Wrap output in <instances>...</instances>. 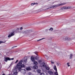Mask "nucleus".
Listing matches in <instances>:
<instances>
[{"label":"nucleus","instance_id":"obj_1","mask_svg":"<svg viewBox=\"0 0 75 75\" xmlns=\"http://www.w3.org/2000/svg\"><path fill=\"white\" fill-rule=\"evenodd\" d=\"M31 59L32 61L33 62V64L35 65H38V62L35 61V59H34V57L33 56H32L31 57Z\"/></svg>","mask_w":75,"mask_h":75},{"label":"nucleus","instance_id":"obj_2","mask_svg":"<svg viewBox=\"0 0 75 75\" xmlns=\"http://www.w3.org/2000/svg\"><path fill=\"white\" fill-rule=\"evenodd\" d=\"M65 3H63L62 4H57L55 5H53L52 6V8H56V7H59V6H63V5H64V4H65Z\"/></svg>","mask_w":75,"mask_h":75},{"label":"nucleus","instance_id":"obj_3","mask_svg":"<svg viewBox=\"0 0 75 75\" xmlns=\"http://www.w3.org/2000/svg\"><path fill=\"white\" fill-rule=\"evenodd\" d=\"M4 61L5 62H7L8 60V61H10L11 60H14V58H10L9 57H5L4 59Z\"/></svg>","mask_w":75,"mask_h":75},{"label":"nucleus","instance_id":"obj_4","mask_svg":"<svg viewBox=\"0 0 75 75\" xmlns=\"http://www.w3.org/2000/svg\"><path fill=\"white\" fill-rule=\"evenodd\" d=\"M40 66H41V67H45L46 68V69H47V70H49V69H50V68H49L48 67L46 66V65H45V64L44 62H43L42 65L41 64Z\"/></svg>","mask_w":75,"mask_h":75},{"label":"nucleus","instance_id":"obj_5","mask_svg":"<svg viewBox=\"0 0 75 75\" xmlns=\"http://www.w3.org/2000/svg\"><path fill=\"white\" fill-rule=\"evenodd\" d=\"M15 68L14 70L13 73H17V74H18V72H17V69H18H18L19 68L18 67L16 66L15 67Z\"/></svg>","mask_w":75,"mask_h":75},{"label":"nucleus","instance_id":"obj_6","mask_svg":"<svg viewBox=\"0 0 75 75\" xmlns=\"http://www.w3.org/2000/svg\"><path fill=\"white\" fill-rule=\"evenodd\" d=\"M18 71H20L23 74H25L26 73V70L25 69H21L20 70Z\"/></svg>","mask_w":75,"mask_h":75},{"label":"nucleus","instance_id":"obj_7","mask_svg":"<svg viewBox=\"0 0 75 75\" xmlns=\"http://www.w3.org/2000/svg\"><path fill=\"white\" fill-rule=\"evenodd\" d=\"M32 30H26L24 32H22L23 34H25L26 33H31Z\"/></svg>","mask_w":75,"mask_h":75},{"label":"nucleus","instance_id":"obj_8","mask_svg":"<svg viewBox=\"0 0 75 75\" xmlns=\"http://www.w3.org/2000/svg\"><path fill=\"white\" fill-rule=\"evenodd\" d=\"M25 67V65H24V64H22L20 66H19L18 67L19 68L18 71H20V69H21V68H24Z\"/></svg>","mask_w":75,"mask_h":75},{"label":"nucleus","instance_id":"obj_9","mask_svg":"<svg viewBox=\"0 0 75 75\" xmlns=\"http://www.w3.org/2000/svg\"><path fill=\"white\" fill-rule=\"evenodd\" d=\"M14 33L13 32L11 33L8 36V38H10V37H12V36H14Z\"/></svg>","mask_w":75,"mask_h":75},{"label":"nucleus","instance_id":"obj_10","mask_svg":"<svg viewBox=\"0 0 75 75\" xmlns=\"http://www.w3.org/2000/svg\"><path fill=\"white\" fill-rule=\"evenodd\" d=\"M23 63V60H21L16 65L17 67H18V66H20Z\"/></svg>","mask_w":75,"mask_h":75},{"label":"nucleus","instance_id":"obj_11","mask_svg":"<svg viewBox=\"0 0 75 75\" xmlns=\"http://www.w3.org/2000/svg\"><path fill=\"white\" fill-rule=\"evenodd\" d=\"M48 73L50 75H52V74H54V72H53L51 71H49L48 72Z\"/></svg>","mask_w":75,"mask_h":75},{"label":"nucleus","instance_id":"obj_12","mask_svg":"<svg viewBox=\"0 0 75 75\" xmlns=\"http://www.w3.org/2000/svg\"><path fill=\"white\" fill-rule=\"evenodd\" d=\"M65 9H67L66 6H63L61 7V10H64Z\"/></svg>","mask_w":75,"mask_h":75},{"label":"nucleus","instance_id":"obj_13","mask_svg":"<svg viewBox=\"0 0 75 75\" xmlns=\"http://www.w3.org/2000/svg\"><path fill=\"white\" fill-rule=\"evenodd\" d=\"M33 69H38V66L36 65L34 66L33 67Z\"/></svg>","mask_w":75,"mask_h":75},{"label":"nucleus","instance_id":"obj_14","mask_svg":"<svg viewBox=\"0 0 75 75\" xmlns=\"http://www.w3.org/2000/svg\"><path fill=\"white\" fill-rule=\"evenodd\" d=\"M26 69L27 71H31V69L30 67H28L26 68Z\"/></svg>","mask_w":75,"mask_h":75},{"label":"nucleus","instance_id":"obj_15","mask_svg":"<svg viewBox=\"0 0 75 75\" xmlns=\"http://www.w3.org/2000/svg\"><path fill=\"white\" fill-rule=\"evenodd\" d=\"M54 69L56 71V72H57V67H56V66H54Z\"/></svg>","mask_w":75,"mask_h":75},{"label":"nucleus","instance_id":"obj_16","mask_svg":"<svg viewBox=\"0 0 75 75\" xmlns=\"http://www.w3.org/2000/svg\"><path fill=\"white\" fill-rule=\"evenodd\" d=\"M52 6L50 7H49L48 8H47L46 9V10H51V8H52Z\"/></svg>","mask_w":75,"mask_h":75},{"label":"nucleus","instance_id":"obj_17","mask_svg":"<svg viewBox=\"0 0 75 75\" xmlns=\"http://www.w3.org/2000/svg\"><path fill=\"white\" fill-rule=\"evenodd\" d=\"M72 8V7L69 6L68 7L66 6V9H71Z\"/></svg>","mask_w":75,"mask_h":75},{"label":"nucleus","instance_id":"obj_18","mask_svg":"<svg viewBox=\"0 0 75 75\" xmlns=\"http://www.w3.org/2000/svg\"><path fill=\"white\" fill-rule=\"evenodd\" d=\"M27 59H25L24 60V62L25 64H26V63H27Z\"/></svg>","mask_w":75,"mask_h":75},{"label":"nucleus","instance_id":"obj_19","mask_svg":"<svg viewBox=\"0 0 75 75\" xmlns=\"http://www.w3.org/2000/svg\"><path fill=\"white\" fill-rule=\"evenodd\" d=\"M62 39H63V40H68V37H63V38H62Z\"/></svg>","mask_w":75,"mask_h":75},{"label":"nucleus","instance_id":"obj_20","mask_svg":"<svg viewBox=\"0 0 75 75\" xmlns=\"http://www.w3.org/2000/svg\"><path fill=\"white\" fill-rule=\"evenodd\" d=\"M72 54H70V59H72Z\"/></svg>","mask_w":75,"mask_h":75},{"label":"nucleus","instance_id":"obj_21","mask_svg":"<svg viewBox=\"0 0 75 75\" xmlns=\"http://www.w3.org/2000/svg\"><path fill=\"white\" fill-rule=\"evenodd\" d=\"M37 72L38 73H40L41 72V70L40 69H38L37 70Z\"/></svg>","mask_w":75,"mask_h":75},{"label":"nucleus","instance_id":"obj_22","mask_svg":"<svg viewBox=\"0 0 75 75\" xmlns=\"http://www.w3.org/2000/svg\"><path fill=\"white\" fill-rule=\"evenodd\" d=\"M45 39V38H42L41 39H40L39 40H37V41H38H38H41V40H43L44 39Z\"/></svg>","mask_w":75,"mask_h":75},{"label":"nucleus","instance_id":"obj_23","mask_svg":"<svg viewBox=\"0 0 75 75\" xmlns=\"http://www.w3.org/2000/svg\"><path fill=\"white\" fill-rule=\"evenodd\" d=\"M41 62H42V61H41V60H39V63H40V64H41V65L42 64V63H42V64H41Z\"/></svg>","mask_w":75,"mask_h":75},{"label":"nucleus","instance_id":"obj_24","mask_svg":"<svg viewBox=\"0 0 75 75\" xmlns=\"http://www.w3.org/2000/svg\"><path fill=\"white\" fill-rule=\"evenodd\" d=\"M39 57H38V56H36L35 57V58L36 60H37L39 58Z\"/></svg>","mask_w":75,"mask_h":75},{"label":"nucleus","instance_id":"obj_25","mask_svg":"<svg viewBox=\"0 0 75 75\" xmlns=\"http://www.w3.org/2000/svg\"><path fill=\"white\" fill-rule=\"evenodd\" d=\"M53 28H51L50 29H49V31H53Z\"/></svg>","mask_w":75,"mask_h":75},{"label":"nucleus","instance_id":"obj_26","mask_svg":"<svg viewBox=\"0 0 75 75\" xmlns=\"http://www.w3.org/2000/svg\"><path fill=\"white\" fill-rule=\"evenodd\" d=\"M35 3H33L31 4V6H34V5L35 4Z\"/></svg>","mask_w":75,"mask_h":75},{"label":"nucleus","instance_id":"obj_27","mask_svg":"<svg viewBox=\"0 0 75 75\" xmlns=\"http://www.w3.org/2000/svg\"><path fill=\"white\" fill-rule=\"evenodd\" d=\"M6 42H2L1 41H0V44H2V43H5Z\"/></svg>","mask_w":75,"mask_h":75},{"label":"nucleus","instance_id":"obj_28","mask_svg":"<svg viewBox=\"0 0 75 75\" xmlns=\"http://www.w3.org/2000/svg\"><path fill=\"white\" fill-rule=\"evenodd\" d=\"M18 73H13V75H17Z\"/></svg>","mask_w":75,"mask_h":75},{"label":"nucleus","instance_id":"obj_29","mask_svg":"<svg viewBox=\"0 0 75 75\" xmlns=\"http://www.w3.org/2000/svg\"><path fill=\"white\" fill-rule=\"evenodd\" d=\"M67 65L68 67H70V65H69V63H67Z\"/></svg>","mask_w":75,"mask_h":75},{"label":"nucleus","instance_id":"obj_30","mask_svg":"<svg viewBox=\"0 0 75 75\" xmlns=\"http://www.w3.org/2000/svg\"><path fill=\"white\" fill-rule=\"evenodd\" d=\"M62 38L60 39V40L61 41H65V40H63L62 38Z\"/></svg>","mask_w":75,"mask_h":75},{"label":"nucleus","instance_id":"obj_31","mask_svg":"<svg viewBox=\"0 0 75 75\" xmlns=\"http://www.w3.org/2000/svg\"><path fill=\"white\" fill-rule=\"evenodd\" d=\"M34 53H35V54H36V55H37L38 56V55H37V53H38V52H34Z\"/></svg>","mask_w":75,"mask_h":75},{"label":"nucleus","instance_id":"obj_32","mask_svg":"<svg viewBox=\"0 0 75 75\" xmlns=\"http://www.w3.org/2000/svg\"><path fill=\"white\" fill-rule=\"evenodd\" d=\"M58 54H59V55H61V54H62V52H59L58 53Z\"/></svg>","mask_w":75,"mask_h":75},{"label":"nucleus","instance_id":"obj_33","mask_svg":"<svg viewBox=\"0 0 75 75\" xmlns=\"http://www.w3.org/2000/svg\"><path fill=\"white\" fill-rule=\"evenodd\" d=\"M28 74L29 75H33L30 72H29L28 73Z\"/></svg>","mask_w":75,"mask_h":75},{"label":"nucleus","instance_id":"obj_34","mask_svg":"<svg viewBox=\"0 0 75 75\" xmlns=\"http://www.w3.org/2000/svg\"><path fill=\"white\" fill-rule=\"evenodd\" d=\"M40 75H44V73H41Z\"/></svg>","mask_w":75,"mask_h":75},{"label":"nucleus","instance_id":"obj_35","mask_svg":"<svg viewBox=\"0 0 75 75\" xmlns=\"http://www.w3.org/2000/svg\"><path fill=\"white\" fill-rule=\"evenodd\" d=\"M48 30H49V29H46V30H45V31H48Z\"/></svg>","mask_w":75,"mask_h":75},{"label":"nucleus","instance_id":"obj_36","mask_svg":"<svg viewBox=\"0 0 75 75\" xmlns=\"http://www.w3.org/2000/svg\"><path fill=\"white\" fill-rule=\"evenodd\" d=\"M23 30V27H21L20 29V30Z\"/></svg>","mask_w":75,"mask_h":75},{"label":"nucleus","instance_id":"obj_37","mask_svg":"<svg viewBox=\"0 0 75 75\" xmlns=\"http://www.w3.org/2000/svg\"><path fill=\"white\" fill-rule=\"evenodd\" d=\"M17 46H15L14 47H12V48H15V47H17Z\"/></svg>","mask_w":75,"mask_h":75},{"label":"nucleus","instance_id":"obj_38","mask_svg":"<svg viewBox=\"0 0 75 75\" xmlns=\"http://www.w3.org/2000/svg\"><path fill=\"white\" fill-rule=\"evenodd\" d=\"M18 60H17L16 61V62H15V63L16 64V63H17V62H18Z\"/></svg>","mask_w":75,"mask_h":75},{"label":"nucleus","instance_id":"obj_39","mask_svg":"<svg viewBox=\"0 0 75 75\" xmlns=\"http://www.w3.org/2000/svg\"><path fill=\"white\" fill-rule=\"evenodd\" d=\"M51 62L52 63V64H54V62Z\"/></svg>","mask_w":75,"mask_h":75},{"label":"nucleus","instance_id":"obj_40","mask_svg":"<svg viewBox=\"0 0 75 75\" xmlns=\"http://www.w3.org/2000/svg\"><path fill=\"white\" fill-rule=\"evenodd\" d=\"M19 30V28H18L16 29V31H18Z\"/></svg>","mask_w":75,"mask_h":75},{"label":"nucleus","instance_id":"obj_41","mask_svg":"<svg viewBox=\"0 0 75 75\" xmlns=\"http://www.w3.org/2000/svg\"><path fill=\"white\" fill-rule=\"evenodd\" d=\"M57 66H59V64L58 63H57Z\"/></svg>","mask_w":75,"mask_h":75},{"label":"nucleus","instance_id":"obj_42","mask_svg":"<svg viewBox=\"0 0 75 75\" xmlns=\"http://www.w3.org/2000/svg\"><path fill=\"white\" fill-rule=\"evenodd\" d=\"M55 48H56V47H54L53 48V49H54L55 50Z\"/></svg>","mask_w":75,"mask_h":75},{"label":"nucleus","instance_id":"obj_43","mask_svg":"<svg viewBox=\"0 0 75 75\" xmlns=\"http://www.w3.org/2000/svg\"><path fill=\"white\" fill-rule=\"evenodd\" d=\"M35 4H38V3H35Z\"/></svg>","mask_w":75,"mask_h":75},{"label":"nucleus","instance_id":"obj_44","mask_svg":"<svg viewBox=\"0 0 75 75\" xmlns=\"http://www.w3.org/2000/svg\"><path fill=\"white\" fill-rule=\"evenodd\" d=\"M2 75H5V74H2Z\"/></svg>","mask_w":75,"mask_h":75}]
</instances>
